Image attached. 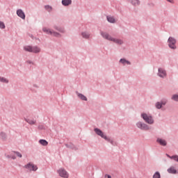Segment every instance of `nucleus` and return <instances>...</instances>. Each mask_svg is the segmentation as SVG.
I'll list each match as a JSON object with an SVG mask.
<instances>
[{
  "label": "nucleus",
  "instance_id": "nucleus-15",
  "mask_svg": "<svg viewBox=\"0 0 178 178\" xmlns=\"http://www.w3.org/2000/svg\"><path fill=\"white\" fill-rule=\"evenodd\" d=\"M62 3L64 6H69L72 4V0H62Z\"/></svg>",
  "mask_w": 178,
  "mask_h": 178
},
{
  "label": "nucleus",
  "instance_id": "nucleus-20",
  "mask_svg": "<svg viewBox=\"0 0 178 178\" xmlns=\"http://www.w3.org/2000/svg\"><path fill=\"white\" fill-rule=\"evenodd\" d=\"M39 143L40 144H41V145H44V147H47V145H48V142L44 139L40 140Z\"/></svg>",
  "mask_w": 178,
  "mask_h": 178
},
{
  "label": "nucleus",
  "instance_id": "nucleus-32",
  "mask_svg": "<svg viewBox=\"0 0 178 178\" xmlns=\"http://www.w3.org/2000/svg\"><path fill=\"white\" fill-rule=\"evenodd\" d=\"M107 177L108 178H112V177H111V175H108Z\"/></svg>",
  "mask_w": 178,
  "mask_h": 178
},
{
  "label": "nucleus",
  "instance_id": "nucleus-26",
  "mask_svg": "<svg viewBox=\"0 0 178 178\" xmlns=\"http://www.w3.org/2000/svg\"><path fill=\"white\" fill-rule=\"evenodd\" d=\"M13 155H17L19 158H22V155L19 152H13Z\"/></svg>",
  "mask_w": 178,
  "mask_h": 178
},
{
  "label": "nucleus",
  "instance_id": "nucleus-27",
  "mask_svg": "<svg viewBox=\"0 0 178 178\" xmlns=\"http://www.w3.org/2000/svg\"><path fill=\"white\" fill-rule=\"evenodd\" d=\"M44 8L47 12H51L52 10V7L50 6H45Z\"/></svg>",
  "mask_w": 178,
  "mask_h": 178
},
{
  "label": "nucleus",
  "instance_id": "nucleus-33",
  "mask_svg": "<svg viewBox=\"0 0 178 178\" xmlns=\"http://www.w3.org/2000/svg\"><path fill=\"white\" fill-rule=\"evenodd\" d=\"M168 2H172V1H170V0H167Z\"/></svg>",
  "mask_w": 178,
  "mask_h": 178
},
{
  "label": "nucleus",
  "instance_id": "nucleus-23",
  "mask_svg": "<svg viewBox=\"0 0 178 178\" xmlns=\"http://www.w3.org/2000/svg\"><path fill=\"white\" fill-rule=\"evenodd\" d=\"M82 37L83 38H90V33H88L87 32H83V33H82Z\"/></svg>",
  "mask_w": 178,
  "mask_h": 178
},
{
  "label": "nucleus",
  "instance_id": "nucleus-14",
  "mask_svg": "<svg viewBox=\"0 0 178 178\" xmlns=\"http://www.w3.org/2000/svg\"><path fill=\"white\" fill-rule=\"evenodd\" d=\"M157 143H159V144H160V145H163V147H165L167 144L166 140L161 139V138H158Z\"/></svg>",
  "mask_w": 178,
  "mask_h": 178
},
{
  "label": "nucleus",
  "instance_id": "nucleus-21",
  "mask_svg": "<svg viewBox=\"0 0 178 178\" xmlns=\"http://www.w3.org/2000/svg\"><path fill=\"white\" fill-rule=\"evenodd\" d=\"M165 104L166 103L157 102L156 104V108H157V109H161L162 108V105H165Z\"/></svg>",
  "mask_w": 178,
  "mask_h": 178
},
{
  "label": "nucleus",
  "instance_id": "nucleus-24",
  "mask_svg": "<svg viewBox=\"0 0 178 178\" xmlns=\"http://www.w3.org/2000/svg\"><path fill=\"white\" fill-rule=\"evenodd\" d=\"M0 81L1 83H6V84H8V83H9V81L8 79H6V78H3V77H1V76H0Z\"/></svg>",
  "mask_w": 178,
  "mask_h": 178
},
{
  "label": "nucleus",
  "instance_id": "nucleus-28",
  "mask_svg": "<svg viewBox=\"0 0 178 178\" xmlns=\"http://www.w3.org/2000/svg\"><path fill=\"white\" fill-rule=\"evenodd\" d=\"M172 99H173L174 101H178V95H174L172 97Z\"/></svg>",
  "mask_w": 178,
  "mask_h": 178
},
{
  "label": "nucleus",
  "instance_id": "nucleus-10",
  "mask_svg": "<svg viewBox=\"0 0 178 178\" xmlns=\"http://www.w3.org/2000/svg\"><path fill=\"white\" fill-rule=\"evenodd\" d=\"M159 77H166V71L162 68H159Z\"/></svg>",
  "mask_w": 178,
  "mask_h": 178
},
{
  "label": "nucleus",
  "instance_id": "nucleus-22",
  "mask_svg": "<svg viewBox=\"0 0 178 178\" xmlns=\"http://www.w3.org/2000/svg\"><path fill=\"white\" fill-rule=\"evenodd\" d=\"M152 178H161V173L159 172H156Z\"/></svg>",
  "mask_w": 178,
  "mask_h": 178
},
{
  "label": "nucleus",
  "instance_id": "nucleus-29",
  "mask_svg": "<svg viewBox=\"0 0 178 178\" xmlns=\"http://www.w3.org/2000/svg\"><path fill=\"white\" fill-rule=\"evenodd\" d=\"M0 29H5V24L0 21Z\"/></svg>",
  "mask_w": 178,
  "mask_h": 178
},
{
  "label": "nucleus",
  "instance_id": "nucleus-2",
  "mask_svg": "<svg viewBox=\"0 0 178 178\" xmlns=\"http://www.w3.org/2000/svg\"><path fill=\"white\" fill-rule=\"evenodd\" d=\"M141 118L143 119V120H145V123H147V124H154V121L152 115L143 113L141 114Z\"/></svg>",
  "mask_w": 178,
  "mask_h": 178
},
{
  "label": "nucleus",
  "instance_id": "nucleus-13",
  "mask_svg": "<svg viewBox=\"0 0 178 178\" xmlns=\"http://www.w3.org/2000/svg\"><path fill=\"white\" fill-rule=\"evenodd\" d=\"M167 172L169 173H171L172 175H176L177 173V170H176V168L175 167L171 166L168 170Z\"/></svg>",
  "mask_w": 178,
  "mask_h": 178
},
{
  "label": "nucleus",
  "instance_id": "nucleus-8",
  "mask_svg": "<svg viewBox=\"0 0 178 178\" xmlns=\"http://www.w3.org/2000/svg\"><path fill=\"white\" fill-rule=\"evenodd\" d=\"M43 31L44 33H46V34H50L51 35H54L55 37H59V33H56V32H53L52 31H51V29H49L47 28H43Z\"/></svg>",
  "mask_w": 178,
  "mask_h": 178
},
{
  "label": "nucleus",
  "instance_id": "nucleus-9",
  "mask_svg": "<svg viewBox=\"0 0 178 178\" xmlns=\"http://www.w3.org/2000/svg\"><path fill=\"white\" fill-rule=\"evenodd\" d=\"M24 168L26 169H28L29 170H33V172H35V170H37V169H38V168H37V165L29 163L28 164H26Z\"/></svg>",
  "mask_w": 178,
  "mask_h": 178
},
{
  "label": "nucleus",
  "instance_id": "nucleus-31",
  "mask_svg": "<svg viewBox=\"0 0 178 178\" xmlns=\"http://www.w3.org/2000/svg\"><path fill=\"white\" fill-rule=\"evenodd\" d=\"M11 158H12V159H16V156H11Z\"/></svg>",
  "mask_w": 178,
  "mask_h": 178
},
{
  "label": "nucleus",
  "instance_id": "nucleus-16",
  "mask_svg": "<svg viewBox=\"0 0 178 178\" xmlns=\"http://www.w3.org/2000/svg\"><path fill=\"white\" fill-rule=\"evenodd\" d=\"M107 21L109 23H116V20L115 19V17L112 16H107Z\"/></svg>",
  "mask_w": 178,
  "mask_h": 178
},
{
  "label": "nucleus",
  "instance_id": "nucleus-30",
  "mask_svg": "<svg viewBox=\"0 0 178 178\" xmlns=\"http://www.w3.org/2000/svg\"><path fill=\"white\" fill-rule=\"evenodd\" d=\"M1 136L2 137V138H5L6 137V134L3 132L1 133Z\"/></svg>",
  "mask_w": 178,
  "mask_h": 178
},
{
  "label": "nucleus",
  "instance_id": "nucleus-4",
  "mask_svg": "<svg viewBox=\"0 0 178 178\" xmlns=\"http://www.w3.org/2000/svg\"><path fill=\"white\" fill-rule=\"evenodd\" d=\"M95 132L96 133V134H97V136H99L100 137H102V138H104L106 141H111V139H109V138H108L106 136V135H105L104 134V132H102V131H101V129H99L98 128H95Z\"/></svg>",
  "mask_w": 178,
  "mask_h": 178
},
{
  "label": "nucleus",
  "instance_id": "nucleus-11",
  "mask_svg": "<svg viewBox=\"0 0 178 178\" xmlns=\"http://www.w3.org/2000/svg\"><path fill=\"white\" fill-rule=\"evenodd\" d=\"M17 15L19 16V17H21V19H26V15L24 14V12H23L22 10H18L17 11Z\"/></svg>",
  "mask_w": 178,
  "mask_h": 178
},
{
  "label": "nucleus",
  "instance_id": "nucleus-1",
  "mask_svg": "<svg viewBox=\"0 0 178 178\" xmlns=\"http://www.w3.org/2000/svg\"><path fill=\"white\" fill-rule=\"evenodd\" d=\"M101 35L103 37V38H105V40H108V41H113V42H115L118 45H122V44H123V40L120 39L113 38H112V36L105 32H101Z\"/></svg>",
  "mask_w": 178,
  "mask_h": 178
},
{
  "label": "nucleus",
  "instance_id": "nucleus-7",
  "mask_svg": "<svg viewBox=\"0 0 178 178\" xmlns=\"http://www.w3.org/2000/svg\"><path fill=\"white\" fill-rule=\"evenodd\" d=\"M136 126L141 130H149V127L147 124L143 123L141 122H138Z\"/></svg>",
  "mask_w": 178,
  "mask_h": 178
},
{
  "label": "nucleus",
  "instance_id": "nucleus-12",
  "mask_svg": "<svg viewBox=\"0 0 178 178\" xmlns=\"http://www.w3.org/2000/svg\"><path fill=\"white\" fill-rule=\"evenodd\" d=\"M24 120H26L29 124H35V123H37V121L35 120H34V118H25Z\"/></svg>",
  "mask_w": 178,
  "mask_h": 178
},
{
  "label": "nucleus",
  "instance_id": "nucleus-17",
  "mask_svg": "<svg viewBox=\"0 0 178 178\" xmlns=\"http://www.w3.org/2000/svg\"><path fill=\"white\" fill-rule=\"evenodd\" d=\"M166 156H168V158H170V159H174V161H176V162H178L177 155L170 156L169 154H166Z\"/></svg>",
  "mask_w": 178,
  "mask_h": 178
},
{
  "label": "nucleus",
  "instance_id": "nucleus-5",
  "mask_svg": "<svg viewBox=\"0 0 178 178\" xmlns=\"http://www.w3.org/2000/svg\"><path fill=\"white\" fill-rule=\"evenodd\" d=\"M168 46L171 49H176V39L172 37H170L168 40Z\"/></svg>",
  "mask_w": 178,
  "mask_h": 178
},
{
  "label": "nucleus",
  "instance_id": "nucleus-3",
  "mask_svg": "<svg viewBox=\"0 0 178 178\" xmlns=\"http://www.w3.org/2000/svg\"><path fill=\"white\" fill-rule=\"evenodd\" d=\"M24 51L26 52H33V54H38L41 51V49L38 47L25 46L24 47Z\"/></svg>",
  "mask_w": 178,
  "mask_h": 178
},
{
  "label": "nucleus",
  "instance_id": "nucleus-19",
  "mask_svg": "<svg viewBox=\"0 0 178 178\" xmlns=\"http://www.w3.org/2000/svg\"><path fill=\"white\" fill-rule=\"evenodd\" d=\"M77 96L79 97V98L82 99V101H87V97L84 96V95L81 93H77Z\"/></svg>",
  "mask_w": 178,
  "mask_h": 178
},
{
  "label": "nucleus",
  "instance_id": "nucleus-6",
  "mask_svg": "<svg viewBox=\"0 0 178 178\" xmlns=\"http://www.w3.org/2000/svg\"><path fill=\"white\" fill-rule=\"evenodd\" d=\"M58 173L60 177L69 178V173L65 170V168H60L58 170Z\"/></svg>",
  "mask_w": 178,
  "mask_h": 178
},
{
  "label": "nucleus",
  "instance_id": "nucleus-18",
  "mask_svg": "<svg viewBox=\"0 0 178 178\" xmlns=\"http://www.w3.org/2000/svg\"><path fill=\"white\" fill-rule=\"evenodd\" d=\"M129 1H130L131 3H132V5H134V6H138V5H140V1H139V0H129Z\"/></svg>",
  "mask_w": 178,
  "mask_h": 178
},
{
  "label": "nucleus",
  "instance_id": "nucleus-25",
  "mask_svg": "<svg viewBox=\"0 0 178 178\" xmlns=\"http://www.w3.org/2000/svg\"><path fill=\"white\" fill-rule=\"evenodd\" d=\"M120 62L121 63H122L123 65H126V63H127V65H130V63L129 61L126 60L125 59H120Z\"/></svg>",
  "mask_w": 178,
  "mask_h": 178
}]
</instances>
